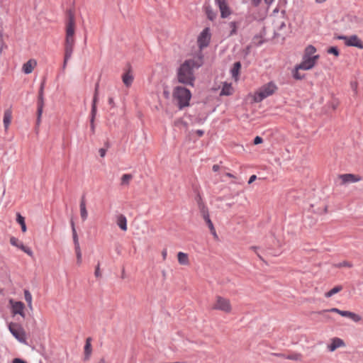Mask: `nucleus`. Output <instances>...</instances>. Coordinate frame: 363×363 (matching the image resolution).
<instances>
[{"instance_id": "obj_1", "label": "nucleus", "mask_w": 363, "mask_h": 363, "mask_svg": "<svg viewBox=\"0 0 363 363\" xmlns=\"http://www.w3.org/2000/svg\"><path fill=\"white\" fill-rule=\"evenodd\" d=\"M203 56L200 53L182 63L177 71L178 82L193 86L195 81L193 69L199 68L203 65Z\"/></svg>"}, {"instance_id": "obj_2", "label": "nucleus", "mask_w": 363, "mask_h": 363, "mask_svg": "<svg viewBox=\"0 0 363 363\" xmlns=\"http://www.w3.org/2000/svg\"><path fill=\"white\" fill-rule=\"evenodd\" d=\"M76 23L74 16L71 12L65 23V57L63 69L66 68L68 60L71 58L75 45Z\"/></svg>"}, {"instance_id": "obj_3", "label": "nucleus", "mask_w": 363, "mask_h": 363, "mask_svg": "<svg viewBox=\"0 0 363 363\" xmlns=\"http://www.w3.org/2000/svg\"><path fill=\"white\" fill-rule=\"evenodd\" d=\"M319 59L320 55L317 53L316 48L313 45H309L304 49L302 60L298 65V69L305 71L312 69L316 65Z\"/></svg>"}, {"instance_id": "obj_4", "label": "nucleus", "mask_w": 363, "mask_h": 363, "mask_svg": "<svg viewBox=\"0 0 363 363\" xmlns=\"http://www.w3.org/2000/svg\"><path fill=\"white\" fill-rule=\"evenodd\" d=\"M172 98L178 108L182 110L190 105L191 93L184 86H177L173 89Z\"/></svg>"}, {"instance_id": "obj_5", "label": "nucleus", "mask_w": 363, "mask_h": 363, "mask_svg": "<svg viewBox=\"0 0 363 363\" xmlns=\"http://www.w3.org/2000/svg\"><path fill=\"white\" fill-rule=\"evenodd\" d=\"M278 89L274 82H270L262 85L252 96V100L255 103L261 102L264 99L273 95Z\"/></svg>"}, {"instance_id": "obj_6", "label": "nucleus", "mask_w": 363, "mask_h": 363, "mask_svg": "<svg viewBox=\"0 0 363 363\" xmlns=\"http://www.w3.org/2000/svg\"><path fill=\"white\" fill-rule=\"evenodd\" d=\"M211 308L214 311H218L226 314H230L233 311V306L228 298L217 295L211 305Z\"/></svg>"}, {"instance_id": "obj_7", "label": "nucleus", "mask_w": 363, "mask_h": 363, "mask_svg": "<svg viewBox=\"0 0 363 363\" xmlns=\"http://www.w3.org/2000/svg\"><path fill=\"white\" fill-rule=\"evenodd\" d=\"M9 330L13 336L21 343L27 344V335L23 326L16 323H10Z\"/></svg>"}, {"instance_id": "obj_8", "label": "nucleus", "mask_w": 363, "mask_h": 363, "mask_svg": "<svg viewBox=\"0 0 363 363\" xmlns=\"http://www.w3.org/2000/svg\"><path fill=\"white\" fill-rule=\"evenodd\" d=\"M211 33L210 31V28H204L202 30V32L199 34V35L198 36V38H197V44H198L199 48V51L198 52V53L196 55H199L200 53L201 55H203L201 50L203 48L208 46L210 41H211Z\"/></svg>"}, {"instance_id": "obj_9", "label": "nucleus", "mask_w": 363, "mask_h": 363, "mask_svg": "<svg viewBox=\"0 0 363 363\" xmlns=\"http://www.w3.org/2000/svg\"><path fill=\"white\" fill-rule=\"evenodd\" d=\"M337 38L344 40V43L347 46L363 49V41L357 35H352L350 36L339 35Z\"/></svg>"}, {"instance_id": "obj_10", "label": "nucleus", "mask_w": 363, "mask_h": 363, "mask_svg": "<svg viewBox=\"0 0 363 363\" xmlns=\"http://www.w3.org/2000/svg\"><path fill=\"white\" fill-rule=\"evenodd\" d=\"M326 311L336 313L340 315L341 316L349 318L351 320H352L354 322H356V323L359 322L362 320V317L357 313H354L353 312H350L348 311H341L336 308H330L328 310H325L320 313H322L326 312Z\"/></svg>"}, {"instance_id": "obj_11", "label": "nucleus", "mask_w": 363, "mask_h": 363, "mask_svg": "<svg viewBox=\"0 0 363 363\" xmlns=\"http://www.w3.org/2000/svg\"><path fill=\"white\" fill-rule=\"evenodd\" d=\"M216 3L220 9L222 18H227L230 15L231 11L228 6L227 0H216Z\"/></svg>"}, {"instance_id": "obj_12", "label": "nucleus", "mask_w": 363, "mask_h": 363, "mask_svg": "<svg viewBox=\"0 0 363 363\" xmlns=\"http://www.w3.org/2000/svg\"><path fill=\"white\" fill-rule=\"evenodd\" d=\"M37 65V60L35 59L31 58L23 64L21 70L24 74H29L33 72Z\"/></svg>"}, {"instance_id": "obj_13", "label": "nucleus", "mask_w": 363, "mask_h": 363, "mask_svg": "<svg viewBox=\"0 0 363 363\" xmlns=\"http://www.w3.org/2000/svg\"><path fill=\"white\" fill-rule=\"evenodd\" d=\"M345 342L339 337H333L330 340V342L327 345V348L330 352H334L338 348L344 347Z\"/></svg>"}, {"instance_id": "obj_14", "label": "nucleus", "mask_w": 363, "mask_h": 363, "mask_svg": "<svg viewBox=\"0 0 363 363\" xmlns=\"http://www.w3.org/2000/svg\"><path fill=\"white\" fill-rule=\"evenodd\" d=\"M10 243L19 249H21L22 251H23L25 253H26L29 256L33 255L32 250L29 248L26 247L22 242H21L18 238L15 237H11L10 238Z\"/></svg>"}, {"instance_id": "obj_15", "label": "nucleus", "mask_w": 363, "mask_h": 363, "mask_svg": "<svg viewBox=\"0 0 363 363\" xmlns=\"http://www.w3.org/2000/svg\"><path fill=\"white\" fill-rule=\"evenodd\" d=\"M340 179L342 181V184L354 183L361 180V177L358 175L352 174H344L340 175Z\"/></svg>"}, {"instance_id": "obj_16", "label": "nucleus", "mask_w": 363, "mask_h": 363, "mask_svg": "<svg viewBox=\"0 0 363 363\" xmlns=\"http://www.w3.org/2000/svg\"><path fill=\"white\" fill-rule=\"evenodd\" d=\"M178 262L182 266L190 265L189 256L187 253L183 252H179L177 255Z\"/></svg>"}, {"instance_id": "obj_17", "label": "nucleus", "mask_w": 363, "mask_h": 363, "mask_svg": "<svg viewBox=\"0 0 363 363\" xmlns=\"http://www.w3.org/2000/svg\"><path fill=\"white\" fill-rule=\"evenodd\" d=\"M116 222L117 225L123 230L126 231L128 230L127 218L123 214H119L116 216Z\"/></svg>"}, {"instance_id": "obj_18", "label": "nucleus", "mask_w": 363, "mask_h": 363, "mask_svg": "<svg viewBox=\"0 0 363 363\" xmlns=\"http://www.w3.org/2000/svg\"><path fill=\"white\" fill-rule=\"evenodd\" d=\"M11 120H12V111L11 109H6L4 111V119H3V123H4V126L5 130H7L9 129V127L11 123Z\"/></svg>"}, {"instance_id": "obj_19", "label": "nucleus", "mask_w": 363, "mask_h": 363, "mask_svg": "<svg viewBox=\"0 0 363 363\" xmlns=\"http://www.w3.org/2000/svg\"><path fill=\"white\" fill-rule=\"evenodd\" d=\"M122 80L123 84L129 87L133 82V75L131 72L130 69L126 71L122 76Z\"/></svg>"}, {"instance_id": "obj_20", "label": "nucleus", "mask_w": 363, "mask_h": 363, "mask_svg": "<svg viewBox=\"0 0 363 363\" xmlns=\"http://www.w3.org/2000/svg\"><path fill=\"white\" fill-rule=\"evenodd\" d=\"M12 310L14 314H19L24 317V304L22 302H14L12 304Z\"/></svg>"}, {"instance_id": "obj_21", "label": "nucleus", "mask_w": 363, "mask_h": 363, "mask_svg": "<svg viewBox=\"0 0 363 363\" xmlns=\"http://www.w3.org/2000/svg\"><path fill=\"white\" fill-rule=\"evenodd\" d=\"M97 101H98V91H97V89H96L94 96L93 98L91 111L92 123H94V121L95 120V117L96 115V103H97Z\"/></svg>"}, {"instance_id": "obj_22", "label": "nucleus", "mask_w": 363, "mask_h": 363, "mask_svg": "<svg viewBox=\"0 0 363 363\" xmlns=\"http://www.w3.org/2000/svg\"><path fill=\"white\" fill-rule=\"evenodd\" d=\"M79 208H80V216L82 218V220L83 221H85L87 219L88 217V212L86 207V201L84 198H82L80 201L79 204Z\"/></svg>"}, {"instance_id": "obj_23", "label": "nucleus", "mask_w": 363, "mask_h": 363, "mask_svg": "<svg viewBox=\"0 0 363 363\" xmlns=\"http://www.w3.org/2000/svg\"><path fill=\"white\" fill-rule=\"evenodd\" d=\"M199 206L201 216L204 220L206 221V223H207L208 220H211L207 207L202 202L199 203Z\"/></svg>"}, {"instance_id": "obj_24", "label": "nucleus", "mask_w": 363, "mask_h": 363, "mask_svg": "<svg viewBox=\"0 0 363 363\" xmlns=\"http://www.w3.org/2000/svg\"><path fill=\"white\" fill-rule=\"evenodd\" d=\"M199 206L201 216L204 220L206 221V223H207L208 220H211L207 207L202 202L199 203Z\"/></svg>"}, {"instance_id": "obj_25", "label": "nucleus", "mask_w": 363, "mask_h": 363, "mask_svg": "<svg viewBox=\"0 0 363 363\" xmlns=\"http://www.w3.org/2000/svg\"><path fill=\"white\" fill-rule=\"evenodd\" d=\"M233 93V88L231 84L224 83L220 91L221 96H230Z\"/></svg>"}, {"instance_id": "obj_26", "label": "nucleus", "mask_w": 363, "mask_h": 363, "mask_svg": "<svg viewBox=\"0 0 363 363\" xmlns=\"http://www.w3.org/2000/svg\"><path fill=\"white\" fill-rule=\"evenodd\" d=\"M241 69V64L240 62L234 63L233 67L231 69L232 76L235 78V81L238 80L240 70Z\"/></svg>"}, {"instance_id": "obj_27", "label": "nucleus", "mask_w": 363, "mask_h": 363, "mask_svg": "<svg viewBox=\"0 0 363 363\" xmlns=\"http://www.w3.org/2000/svg\"><path fill=\"white\" fill-rule=\"evenodd\" d=\"M16 222L21 225V230L23 233H26L27 230L25 218L22 216L19 213L16 214Z\"/></svg>"}, {"instance_id": "obj_28", "label": "nucleus", "mask_w": 363, "mask_h": 363, "mask_svg": "<svg viewBox=\"0 0 363 363\" xmlns=\"http://www.w3.org/2000/svg\"><path fill=\"white\" fill-rule=\"evenodd\" d=\"M274 0H250L252 5L254 6H259L265 5L268 7Z\"/></svg>"}, {"instance_id": "obj_29", "label": "nucleus", "mask_w": 363, "mask_h": 363, "mask_svg": "<svg viewBox=\"0 0 363 363\" xmlns=\"http://www.w3.org/2000/svg\"><path fill=\"white\" fill-rule=\"evenodd\" d=\"M44 107V97H43V86L40 87L38 99V109L43 110Z\"/></svg>"}, {"instance_id": "obj_30", "label": "nucleus", "mask_w": 363, "mask_h": 363, "mask_svg": "<svg viewBox=\"0 0 363 363\" xmlns=\"http://www.w3.org/2000/svg\"><path fill=\"white\" fill-rule=\"evenodd\" d=\"M342 290V286L341 285L336 286L334 288H333L331 290H330L329 291L326 292L325 294V296L326 298H330L332 296L335 295V294L339 293Z\"/></svg>"}, {"instance_id": "obj_31", "label": "nucleus", "mask_w": 363, "mask_h": 363, "mask_svg": "<svg viewBox=\"0 0 363 363\" xmlns=\"http://www.w3.org/2000/svg\"><path fill=\"white\" fill-rule=\"evenodd\" d=\"M84 352H85L86 356L88 358L91 352V339L90 338L86 339V344L84 346Z\"/></svg>"}, {"instance_id": "obj_32", "label": "nucleus", "mask_w": 363, "mask_h": 363, "mask_svg": "<svg viewBox=\"0 0 363 363\" xmlns=\"http://www.w3.org/2000/svg\"><path fill=\"white\" fill-rule=\"evenodd\" d=\"M286 358L294 361H301L302 359V355L299 353H292L287 355Z\"/></svg>"}, {"instance_id": "obj_33", "label": "nucleus", "mask_w": 363, "mask_h": 363, "mask_svg": "<svg viewBox=\"0 0 363 363\" xmlns=\"http://www.w3.org/2000/svg\"><path fill=\"white\" fill-rule=\"evenodd\" d=\"M206 15H207L208 19H210L211 21H213L216 18V13L210 7H208V6L206 7Z\"/></svg>"}, {"instance_id": "obj_34", "label": "nucleus", "mask_w": 363, "mask_h": 363, "mask_svg": "<svg viewBox=\"0 0 363 363\" xmlns=\"http://www.w3.org/2000/svg\"><path fill=\"white\" fill-rule=\"evenodd\" d=\"M72 236H73V240H74V245H75V247L76 246H79L77 233V231L75 230L74 225L73 222H72Z\"/></svg>"}, {"instance_id": "obj_35", "label": "nucleus", "mask_w": 363, "mask_h": 363, "mask_svg": "<svg viewBox=\"0 0 363 363\" xmlns=\"http://www.w3.org/2000/svg\"><path fill=\"white\" fill-rule=\"evenodd\" d=\"M238 24L235 21H232L229 23V28L230 29V35H233L236 33Z\"/></svg>"}, {"instance_id": "obj_36", "label": "nucleus", "mask_w": 363, "mask_h": 363, "mask_svg": "<svg viewBox=\"0 0 363 363\" xmlns=\"http://www.w3.org/2000/svg\"><path fill=\"white\" fill-rule=\"evenodd\" d=\"M132 179V175L129 174H125L121 177V184L128 185Z\"/></svg>"}, {"instance_id": "obj_37", "label": "nucleus", "mask_w": 363, "mask_h": 363, "mask_svg": "<svg viewBox=\"0 0 363 363\" xmlns=\"http://www.w3.org/2000/svg\"><path fill=\"white\" fill-rule=\"evenodd\" d=\"M24 296H25V300L28 303V306L30 308H31L32 307V295H31V294L28 290H25Z\"/></svg>"}, {"instance_id": "obj_38", "label": "nucleus", "mask_w": 363, "mask_h": 363, "mask_svg": "<svg viewBox=\"0 0 363 363\" xmlns=\"http://www.w3.org/2000/svg\"><path fill=\"white\" fill-rule=\"evenodd\" d=\"M300 70H302L301 69H298V65L295 67L294 72L293 73V76L296 79H302L304 76L300 73Z\"/></svg>"}, {"instance_id": "obj_39", "label": "nucleus", "mask_w": 363, "mask_h": 363, "mask_svg": "<svg viewBox=\"0 0 363 363\" xmlns=\"http://www.w3.org/2000/svg\"><path fill=\"white\" fill-rule=\"evenodd\" d=\"M75 252H76L77 258V263L80 264L82 262V252H81L79 246L75 247Z\"/></svg>"}, {"instance_id": "obj_40", "label": "nucleus", "mask_w": 363, "mask_h": 363, "mask_svg": "<svg viewBox=\"0 0 363 363\" xmlns=\"http://www.w3.org/2000/svg\"><path fill=\"white\" fill-rule=\"evenodd\" d=\"M337 267H347V268H351L352 267V264L350 262H347V261H344L342 262H340L338 264L336 265Z\"/></svg>"}, {"instance_id": "obj_41", "label": "nucleus", "mask_w": 363, "mask_h": 363, "mask_svg": "<svg viewBox=\"0 0 363 363\" xmlns=\"http://www.w3.org/2000/svg\"><path fill=\"white\" fill-rule=\"evenodd\" d=\"M328 52L329 54H333L335 56H338L339 55V51L337 50V48L335 47H330L328 50Z\"/></svg>"}, {"instance_id": "obj_42", "label": "nucleus", "mask_w": 363, "mask_h": 363, "mask_svg": "<svg viewBox=\"0 0 363 363\" xmlns=\"http://www.w3.org/2000/svg\"><path fill=\"white\" fill-rule=\"evenodd\" d=\"M208 227L209 228L211 232L214 235H216V230H215V228L213 226V224L212 223L211 220H208L207 223H206Z\"/></svg>"}, {"instance_id": "obj_43", "label": "nucleus", "mask_w": 363, "mask_h": 363, "mask_svg": "<svg viewBox=\"0 0 363 363\" xmlns=\"http://www.w3.org/2000/svg\"><path fill=\"white\" fill-rule=\"evenodd\" d=\"M43 110H40V109H38L37 111V121H36V123L37 125H40V122H41V116H42V114H43Z\"/></svg>"}, {"instance_id": "obj_44", "label": "nucleus", "mask_w": 363, "mask_h": 363, "mask_svg": "<svg viewBox=\"0 0 363 363\" xmlns=\"http://www.w3.org/2000/svg\"><path fill=\"white\" fill-rule=\"evenodd\" d=\"M263 141L262 138L259 136H256L255 138L254 139V144L255 145H258V144H260L262 143Z\"/></svg>"}, {"instance_id": "obj_45", "label": "nucleus", "mask_w": 363, "mask_h": 363, "mask_svg": "<svg viewBox=\"0 0 363 363\" xmlns=\"http://www.w3.org/2000/svg\"><path fill=\"white\" fill-rule=\"evenodd\" d=\"M99 152L100 156L101 157H104L106 155V151L105 149L101 148V149H99Z\"/></svg>"}, {"instance_id": "obj_46", "label": "nucleus", "mask_w": 363, "mask_h": 363, "mask_svg": "<svg viewBox=\"0 0 363 363\" xmlns=\"http://www.w3.org/2000/svg\"><path fill=\"white\" fill-rule=\"evenodd\" d=\"M167 251L166 249H164L162 251V259L163 260H165L167 259Z\"/></svg>"}, {"instance_id": "obj_47", "label": "nucleus", "mask_w": 363, "mask_h": 363, "mask_svg": "<svg viewBox=\"0 0 363 363\" xmlns=\"http://www.w3.org/2000/svg\"><path fill=\"white\" fill-rule=\"evenodd\" d=\"M94 274L96 277H101V272H100V269H99V267L97 266L96 270H95V272H94Z\"/></svg>"}, {"instance_id": "obj_48", "label": "nucleus", "mask_w": 363, "mask_h": 363, "mask_svg": "<svg viewBox=\"0 0 363 363\" xmlns=\"http://www.w3.org/2000/svg\"><path fill=\"white\" fill-rule=\"evenodd\" d=\"M12 363H26V362H25L24 360L19 359V358H15L13 360Z\"/></svg>"}, {"instance_id": "obj_49", "label": "nucleus", "mask_w": 363, "mask_h": 363, "mask_svg": "<svg viewBox=\"0 0 363 363\" xmlns=\"http://www.w3.org/2000/svg\"><path fill=\"white\" fill-rule=\"evenodd\" d=\"M257 179V177L256 175H252L250 177V179L248 181V184H251L254 181H255Z\"/></svg>"}, {"instance_id": "obj_50", "label": "nucleus", "mask_w": 363, "mask_h": 363, "mask_svg": "<svg viewBox=\"0 0 363 363\" xmlns=\"http://www.w3.org/2000/svg\"><path fill=\"white\" fill-rule=\"evenodd\" d=\"M213 171L218 172L220 169V166L218 164H214L212 167Z\"/></svg>"}, {"instance_id": "obj_51", "label": "nucleus", "mask_w": 363, "mask_h": 363, "mask_svg": "<svg viewBox=\"0 0 363 363\" xmlns=\"http://www.w3.org/2000/svg\"><path fill=\"white\" fill-rule=\"evenodd\" d=\"M108 104L113 107L115 106V103L113 98L111 97L108 99Z\"/></svg>"}, {"instance_id": "obj_52", "label": "nucleus", "mask_w": 363, "mask_h": 363, "mask_svg": "<svg viewBox=\"0 0 363 363\" xmlns=\"http://www.w3.org/2000/svg\"><path fill=\"white\" fill-rule=\"evenodd\" d=\"M90 122H91V128L92 131H94V122L92 123L91 120L90 121Z\"/></svg>"}, {"instance_id": "obj_53", "label": "nucleus", "mask_w": 363, "mask_h": 363, "mask_svg": "<svg viewBox=\"0 0 363 363\" xmlns=\"http://www.w3.org/2000/svg\"><path fill=\"white\" fill-rule=\"evenodd\" d=\"M197 133H198L199 135L201 136L203 134V131L199 130L197 131Z\"/></svg>"}, {"instance_id": "obj_54", "label": "nucleus", "mask_w": 363, "mask_h": 363, "mask_svg": "<svg viewBox=\"0 0 363 363\" xmlns=\"http://www.w3.org/2000/svg\"><path fill=\"white\" fill-rule=\"evenodd\" d=\"M226 176L230 178H234L235 177L230 173H226Z\"/></svg>"}, {"instance_id": "obj_55", "label": "nucleus", "mask_w": 363, "mask_h": 363, "mask_svg": "<svg viewBox=\"0 0 363 363\" xmlns=\"http://www.w3.org/2000/svg\"><path fill=\"white\" fill-rule=\"evenodd\" d=\"M98 363H107L104 359H101Z\"/></svg>"}, {"instance_id": "obj_56", "label": "nucleus", "mask_w": 363, "mask_h": 363, "mask_svg": "<svg viewBox=\"0 0 363 363\" xmlns=\"http://www.w3.org/2000/svg\"><path fill=\"white\" fill-rule=\"evenodd\" d=\"M325 1H326V0H315V1H316L317 3H323V2Z\"/></svg>"}, {"instance_id": "obj_57", "label": "nucleus", "mask_w": 363, "mask_h": 363, "mask_svg": "<svg viewBox=\"0 0 363 363\" xmlns=\"http://www.w3.org/2000/svg\"><path fill=\"white\" fill-rule=\"evenodd\" d=\"M285 26L284 23H282L281 26Z\"/></svg>"}]
</instances>
